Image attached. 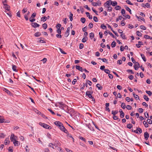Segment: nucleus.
<instances>
[{
	"label": "nucleus",
	"mask_w": 152,
	"mask_h": 152,
	"mask_svg": "<svg viewBox=\"0 0 152 152\" xmlns=\"http://www.w3.org/2000/svg\"><path fill=\"white\" fill-rule=\"evenodd\" d=\"M85 125L86 126L88 127L91 130L93 131L94 130V128L91 126L90 123L86 124Z\"/></svg>",
	"instance_id": "obj_11"
},
{
	"label": "nucleus",
	"mask_w": 152,
	"mask_h": 152,
	"mask_svg": "<svg viewBox=\"0 0 152 152\" xmlns=\"http://www.w3.org/2000/svg\"><path fill=\"white\" fill-rule=\"evenodd\" d=\"M118 113V111L112 110V114L113 115V116L115 115Z\"/></svg>",
	"instance_id": "obj_37"
},
{
	"label": "nucleus",
	"mask_w": 152,
	"mask_h": 152,
	"mask_svg": "<svg viewBox=\"0 0 152 152\" xmlns=\"http://www.w3.org/2000/svg\"><path fill=\"white\" fill-rule=\"evenodd\" d=\"M12 69L13 70L16 72H18V70L16 69L17 66L14 65H12Z\"/></svg>",
	"instance_id": "obj_20"
},
{
	"label": "nucleus",
	"mask_w": 152,
	"mask_h": 152,
	"mask_svg": "<svg viewBox=\"0 0 152 152\" xmlns=\"http://www.w3.org/2000/svg\"><path fill=\"white\" fill-rule=\"evenodd\" d=\"M126 3L128 4H129L133 5V4L129 0H127L126 1Z\"/></svg>",
	"instance_id": "obj_55"
},
{
	"label": "nucleus",
	"mask_w": 152,
	"mask_h": 152,
	"mask_svg": "<svg viewBox=\"0 0 152 152\" xmlns=\"http://www.w3.org/2000/svg\"><path fill=\"white\" fill-rule=\"evenodd\" d=\"M3 91L8 94H10V91L8 89L5 88H3Z\"/></svg>",
	"instance_id": "obj_29"
},
{
	"label": "nucleus",
	"mask_w": 152,
	"mask_h": 152,
	"mask_svg": "<svg viewBox=\"0 0 152 152\" xmlns=\"http://www.w3.org/2000/svg\"><path fill=\"white\" fill-rule=\"evenodd\" d=\"M56 107H58L59 108L62 110H64V104L62 102H59L56 105Z\"/></svg>",
	"instance_id": "obj_3"
},
{
	"label": "nucleus",
	"mask_w": 152,
	"mask_h": 152,
	"mask_svg": "<svg viewBox=\"0 0 152 152\" xmlns=\"http://www.w3.org/2000/svg\"><path fill=\"white\" fill-rule=\"evenodd\" d=\"M80 21L83 23H84L86 21V19L84 18H81L80 19Z\"/></svg>",
	"instance_id": "obj_40"
},
{
	"label": "nucleus",
	"mask_w": 152,
	"mask_h": 152,
	"mask_svg": "<svg viewBox=\"0 0 152 152\" xmlns=\"http://www.w3.org/2000/svg\"><path fill=\"white\" fill-rule=\"evenodd\" d=\"M125 11L124 9H122L121 10V13L123 16H124Z\"/></svg>",
	"instance_id": "obj_59"
},
{
	"label": "nucleus",
	"mask_w": 152,
	"mask_h": 152,
	"mask_svg": "<svg viewBox=\"0 0 152 152\" xmlns=\"http://www.w3.org/2000/svg\"><path fill=\"white\" fill-rule=\"evenodd\" d=\"M111 5L113 6H115L117 4V2L116 1H112L111 2Z\"/></svg>",
	"instance_id": "obj_33"
},
{
	"label": "nucleus",
	"mask_w": 152,
	"mask_h": 152,
	"mask_svg": "<svg viewBox=\"0 0 152 152\" xmlns=\"http://www.w3.org/2000/svg\"><path fill=\"white\" fill-rule=\"evenodd\" d=\"M121 9V7L119 6H116L115 7V9L116 10H118Z\"/></svg>",
	"instance_id": "obj_46"
},
{
	"label": "nucleus",
	"mask_w": 152,
	"mask_h": 152,
	"mask_svg": "<svg viewBox=\"0 0 152 152\" xmlns=\"http://www.w3.org/2000/svg\"><path fill=\"white\" fill-rule=\"evenodd\" d=\"M121 107L123 109H125L126 107L125 104L124 103V102L121 104Z\"/></svg>",
	"instance_id": "obj_45"
},
{
	"label": "nucleus",
	"mask_w": 152,
	"mask_h": 152,
	"mask_svg": "<svg viewBox=\"0 0 152 152\" xmlns=\"http://www.w3.org/2000/svg\"><path fill=\"white\" fill-rule=\"evenodd\" d=\"M10 138V140L12 142L16 140V139L15 137L14 134H11Z\"/></svg>",
	"instance_id": "obj_14"
},
{
	"label": "nucleus",
	"mask_w": 152,
	"mask_h": 152,
	"mask_svg": "<svg viewBox=\"0 0 152 152\" xmlns=\"http://www.w3.org/2000/svg\"><path fill=\"white\" fill-rule=\"evenodd\" d=\"M132 125L131 124H129L127 125V128L129 129H131L132 128Z\"/></svg>",
	"instance_id": "obj_39"
},
{
	"label": "nucleus",
	"mask_w": 152,
	"mask_h": 152,
	"mask_svg": "<svg viewBox=\"0 0 152 152\" xmlns=\"http://www.w3.org/2000/svg\"><path fill=\"white\" fill-rule=\"evenodd\" d=\"M121 37V38L123 39H126V36L124 34H121L120 35Z\"/></svg>",
	"instance_id": "obj_43"
},
{
	"label": "nucleus",
	"mask_w": 152,
	"mask_h": 152,
	"mask_svg": "<svg viewBox=\"0 0 152 152\" xmlns=\"http://www.w3.org/2000/svg\"><path fill=\"white\" fill-rule=\"evenodd\" d=\"M133 95L134 97L136 99H139V97L137 95L135 94L134 93H133Z\"/></svg>",
	"instance_id": "obj_36"
},
{
	"label": "nucleus",
	"mask_w": 152,
	"mask_h": 152,
	"mask_svg": "<svg viewBox=\"0 0 152 152\" xmlns=\"http://www.w3.org/2000/svg\"><path fill=\"white\" fill-rule=\"evenodd\" d=\"M13 142L14 145L15 146H18L20 144V143L19 142L16 140L13 141Z\"/></svg>",
	"instance_id": "obj_15"
},
{
	"label": "nucleus",
	"mask_w": 152,
	"mask_h": 152,
	"mask_svg": "<svg viewBox=\"0 0 152 152\" xmlns=\"http://www.w3.org/2000/svg\"><path fill=\"white\" fill-rule=\"evenodd\" d=\"M124 113L123 112H121L120 113V116L121 118H123L124 117Z\"/></svg>",
	"instance_id": "obj_54"
},
{
	"label": "nucleus",
	"mask_w": 152,
	"mask_h": 152,
	"mask_svg": "<svg viewBox=\"0 0 152 152\" xmlns=\"http://www.w3.org/2000/svg\"><path fill=\"white\" fill-rule=\"evenodd\" d=\"M144 38L146 39H152V37L148 35H145L144 36Z\"/></svg>",
	"instance_id": "obj_23"
},
{
	"label": "nucleus",
	"mask_w": 152,
	"mask_h": 152,
	"mask_svg": "<svg viewBox=\"0 0 152 152\" xmlns=\"http://www.w3.org/2000/svg\"><path fill=\"white\" fill-rule=\"evenodd\" d=\"M4 8L7 11H9L10 10V7L9 5L7 4V5H5Z\"/></svg>",
	"instance_id": "obj_22"
},
{
	"label": "nucleus",
	"mask_w": 152,
	"mask_h": 152,
	"mask_svg": "<svg viewBox=\"0 0 152 152\" xmlns=\"http://www.w3.org/2000/svg\"><path fill=\"white\" fill-rule=\"evenodd\" d=\"M39 124L40 126H41L42 127H43V128L46 129H52V127H51L50 126H49V125L46 124L44 123H42V122H39Z\"/></svg>",
	"instance_id": "obj_1"
},
{
	"label": "nucleus",
	"mask_w": 152,
	"mask_h": 152,
	"mask_svg": "<svg viewBox=\"0 0 152 152\" xmlns=\"http://www.w3.org/2000/svg\"><path fill=\"white\" fill-rule=\"evenodd\" d=\"M134 67L135 70H137L140 68V64L138 62H136L134 65Z\"/></svg>",
	"instance_id": "obj_9"
},
{
	"label": "nucleus",
	"mask_w": 152,
	"mask_h": 152,
	"mask_svg": "<svg viewBox=\"0 0 152 152\" xmlns=\"http://www.w3.org/2000/svg\"><path fill=\"white\" fill-rule=\"evenodd\" d=\"M88 26H89V28H91L93 27V24L92 23H89Z\"/></svg>",
	"instance_id": "obj_62"
},
{
	"label": "nucleus",
	"mask_w": 152,
	"mask_h": 152,
	"mask_svg": "<svg viewBox=\"0 0 152 152\" xmlns=\"http://www.w3.org/2000/svg\"><path fill=\"white\" fill-rule=\"evenodd\" d=\"M42 27L45 29H46L47 27V24L45 23L43 24L42 25Z\"/></svg>",
	"instance_id": "obj_56"
},
{
	"label": "nucleus",
	"mask_w": 152,
	"mask_h": 152,
	"mask_svg": "<svg viewBox=\"0 0 152 152\" xmlns=\"http://www.w3.org/2000/svg\"><path fill=\"white\" fill-rule=\"evenodd\" d=\"M144 5V4H142V6L144 7H147V8H149V7H150V5L148 3H146V4H145V7H144V6H143L142 5Z\"/></svg>",
	"instance_id": "obj_27"
},
{
	"label": "nucleus",
	"mask_w": 152,
	"mask_h": 152,
	"mask_svg": "<svg viewBox=\"0 0 152 152\" xmlns=\"http://www.w3.org/2000/svg\"><path fill=\"white\" fill-rule=\"evenodd\" d=\"M102 61L106 63L107 64L108 63V62L107 61V60L105 58H103L102 59Z\"/></svg>",
	"instance_id": "obj_60"
},
{
	"label": "nucleus",
	"mask_w": 152,
	"mask_h": 152,
	"mask_svg": "<svg viewBox=\"0 0 152 152\" xmlns=\"http://www.w3.org/2000/svg\"><path fill=\"white\" fill-rule=\"evenodd\" d=\"M87 38H88L87 37H83V39L82 40V42L83 43L86 42L87 41Z\"/></svg>",
	"instance_id": "obj_41"
},
{
	"label": "nucleus",
	"mask_w": 152,
	"mask_h": 152,
	"mask_svg": "<svg viewBox=\"0 0 152 152\" xmlns=\"http://www.w3.org/2000/svg\"><path fill=\"white\" fill-rule=\"evenodd\" d=\"M86 15L88 17V18L90 19H91L92 18V15H90L89 12H86Z\"/></svg>",
	"instance_id": "obj_18"
},
{
	"label": "nucleus",
	"mask_w": 152,
	"mask_h": 152,
	"mask_svg": "<svg viewBox=\"0 0 152 152\" xmlns=\"http://www.w3.org/2000/svg\"><path fill=\"white\" fill-rule=\"evenodd\" d=\"M9 139V138H6L4 141V143L5 145H7L10 143Z\"/></svg>",
	"instance_id": "obj_17"
},
{
	"label": "nucleus",
	"mask_w": 152,
	"mask_h": 152,
	"mask_svg": "<svg viewBox=\"0 0 152 152\" xmlns=\"http://www.w3.org/2000/svg\"><path fill=\"white\" fill-rule=\"evenodd\" d=\"M96 86L98 88V89L99 90H101L103 88L102 86H101V85L99 84H97L96 85Z\"/></svg>",
	"instance_id": "obj_21"
},
{
	"label": "nucleus",
	"mask_w": 152,
	"mask_h": 152,
	"mask_svg": "<svg viewBox=\"0 0 152 152\" xmlns=\"http://www.w3.org/2000/svg\"><path fill=\"white\" fill-rule=\"evenodd\" d=\"M116 44V42L115 41H113L112 42L111 46L112 48H113L115 46Z\"/></svg>",
	"instance_id": "obj_31"
},
{
	"label": "nucleus",
	"mask_w": 152,
	"mask_h": 152,
	"mask_svg": "<svg viewBox=\"0 0 152 152\" xmlns=\"http://www.w3.org/2000/svg\"><path fill=\"white\" fill-rule=\"evenodd\" d=\"M86 83H87V84L88 83L89 86H91L92 85V82L91 81L88 80H87Z\"/></svg>",
	"instance_id": "obj_61"
},
{
	"label": "nucleus",
	"mask_w": 152,
	"mask_h": 152,
	"mask_svg": "<svg viewBox=\"0 0 152 152\" xmlns=\"http://www.w3.org/2000/svg\"><path fill=\"white\" fill-rule=\"evenodd\" d=\"M143 124H144L145 127H148V125L147 124V122L145 121H144L143 122Z\"/></svg>",
	"instance_id": "obj_51"
},
{
	"label": "nucleus",
	"mask_w": 152,
	"mask_h": 152,
	"mask_svg": "<svg viewBox=\"0 0 152 152\" xmlns=\"http://www.w3.org/2000/svg\"><path fill=\"white\" fill-rule=\"evenodd\" d=\"M54 124L58 127L59 126L62 124L61 122L59 121H56L54 123Z\"/></svg>",
	"instance_id": "obj_16"
},
{
	"label": "nucleus",
	"mask_w": 152,
	"mask_h": 152,
	"mask_svg": "<svg viewBox=\"0 0 152 152\" xmlns=\"http://www.w3.org/2000/svg\"><path fill=\"white\" fill-rule=\"evenodd\" d=\"M108 34L111 36H112V37L114 38H115V39H116V37L112 33H111V32H108Z\"/></svg>",
	"instance_id": "obj_58"
},
{
	"label": "nucleus",
	"mask_w": 152,
	"mask_h": 152,
	"mask_svg": "<svg viewBox=\"0 0 152 152\" xmlns=\"http://www.w3.org/2000/svg\"><path fill=\"white\" fill-rule=\"evenodd\" d=\"M5 135L4 133H1L0 134V138H3L4 137Z\"/></svg>",
	"instance_id": "obj_48"
},
{
	"label": "nucleus",
	"mask_w": 152,
	"mask_h": 152,
	"mask_svg": "<svg viewBox=\"0 0 152 152\" xmlns=\"http://www.w3.org/2000/svg\"><path fill=\"white\" fill-rule=\"evenodd\" d=\"M149 136L148 133L147 132H145L144 133V137L145 140H148Z\"/></svg>",
	"instance_id": "obj_12"
},
{
	"label": "nucleus",
	"mask_w": 152,
	"mask_h": 152,
	"mask_svg": "<svg viewBox=\"0 0 152 152\" xmlns=\"http://www.w3.org/2000/svg\"><path fill=\"white\" fill-rule=\"evenodd\" d=\"M100 27L103 29H106L107 28L106 26H105L104 24H102L101 26Z\"/></svg>",
	"instance_id": "obj_44"
},
{
	"label": "nucleus",
	"mask_w": 152,
	"mask_h": 152,
	"mask_svg": "<svg viewBox=\"0 0 152 152\" xmlns=\"http://www.w3.org/2000/svg\"><path fill=\"white\" fill-rule=\"evenodd\" d=\"M140 28L144 30H145L146 29V27L143 25H141L140 26Z\"/></svg>",
	"instance_id": "obj_63"
},
{
	"label": "nucleus",
	"mask_w": 152,
	"mask_h": 152,
	"mask_svg": "<svg viewBox=\"0 0 152 152\" xmlns=\"http://www.w3.org/2000/svg\"><path fill=\"white\" fill-rule=\"evenodd\" d=\"M111 2L112 1L111 0L107 1L106 2L104 3V7H107L108 6L111 5L112 4Z\"/></svg>",
	"instance_id": "obj_8"
},
{
	"label": "nucleus",
	"mask_w": 152,
	"mask_h": 152,
	"mask_svg": "<svg viewBox=\"0 0 152 152\" xmlns=\"http://www.w3.org/2000/svg\"><path fill=\"white\" fill-rule=\"evenodd\" d=\"M122 18V16H120L118 18L116 19V21L118 22L119 20H121Z\"/></svg>",
	"instance_id": "obj_49"
},
{
	"label": "nucleus",
	"mask_w": 152,
	"mask_h": 152,
	"mask_svg": "<svg viewBox=\"0 0 152 152\" xmlns=\"http://www.w3.org/2000/svg\"><path fill=\"white\" fill-rule=\"evenodd\" d=\"M125 8L126 10L128 11L129 12L130 14H131V9L128 7V6H125Z\"/></svg>",
	"instance_id": "obj_26"
},
{
	"label": "nucleus",
	"mask_w": 152,
	"mask_h": 152,
	"mask_svg": "<svg viewBox=\"0 0 152 152\" xmlns=\"http://www.w3.org/2000/svg\"><path fill=\"white\" fill-rule=\"evenodd\" d=\"M137 35L141 37L142 36L141 33L139 31H137L136 32Z\"/></svg>",
	"instance_id": "obj_64"
},
{
	"label": "nucleus",
	"mask_w": 152,
	"mask_h": 152,
	"mask_svg": "<svg viewBox=\"0 0 152 152\" xmlns=\"http://www.w3.org/2000/svg\"><path fill=\"white\" fill-rule=\"evenodd\" d=\"M65 133L67 134V136L70 138H72L73 140V141H74V138L72 136V135L70 134H69L68 131L67 130V132L66 133Z\"/></svg>",
	"instance_id": "obj_19"
},
{
	"label": "nucleus",
	"mask_w": 152,
	"mask_h": 152,
	"mask_svg": "<svg viewBox=\"0 0 152 152\" xmlns=\"http://www.w3.org/2000/svg\"><path fill=\"white\" fill-rule=\"evenodd\" d=\"M61 24L59 23L57 24L56 26V27L57 29H60L61 27Z\"/></svg>",
	"instance_id": "obj_57"
},
{
	"label": "nucleus",
	"mask_w": 152,
	"mask_h": 152,
	"mask_svg": "<svg viewBox=\"0 0 152 152\" xmlns=\"http://www.w3.org/2000/svg\"><path fill=\"white\" fill-rule=\"evenodd\" d=\"M68 109V111L69 113V114L71 116H72V114H74L75 113V110L72 108L71 107H69Z\"/></svg>",
	"instance_id": "obj_5"
},
{
	"label": "nucleus",
	"mask_w": 152,
	"mask_h": 152,
	"mask_svg": "<svg viewBox=\"0 0 152 152\" xmlns=\"http://www.w3.org/2000/svg\"><path fill=\"white\" fill-rule=\"evenodd\" d=\"M76 68L78 70L81 72H83V69L82 67H80L79 65H76Z\"/></svg>",
	"instance_id": "obj_13"
},
{
	"label": "nucleus",
	"mask_w": 152,
	"mask_h": 152,
	"mask_svg": "<svg viewBox=\"0 0 152 152\" xmlns=\"http://www.w3.org/2000/svg\"><path fill=\"white\" fill-rule=\"evenodd\" d=\"M58 128L61 131L64 133H66L67 132V130L64 126L63 124L58 127Z\"/></svg>",
	"instance_id": "obj_2"
},
{
	"label": "nucleus",
	"mask_w": 152,
	"mask_h": 152,
	"mask_svg": "<svg viewBox=\"0 0 152 152\" xmlns=\"http://www.w3.org/2000/svg\"><path fill=\"white\" fill-rule=\"evenodd\" d=\"M135 16L137 19H140L141 20L143 21H145V20L144 19V18H142L141 17V16L138 17L137 15H136Z\"/></svg>",
	"instance_id": "obj_34"
},
{
	"label": "nucleus",
	"mask_w": 152,
	"mask_h": 152,
	"mask_svg": "<svg viewBox=\"0 0 152 152\" xmlns=\"http://www.w3.org/2000/svg\"><path fill=\"white\" fill-rule=\"evenodd\" d=\"M73 14L71 13L70 12V14L69 16V18L70 20L71 21H72L73 20Z\"/></svg>",
	"instance_id": "obj_32"
},
{
	"label": "nucleus",
	"mask_w": 152,
	"mask_h": 152,
	"mask_svg": "<svg viewBox=\"0 0 152 152\" xmlns=\"http://www.w3.org/2000/svg\"><path fill=\"white\" fill-rule=\"evenodd\" d=\"M7 0H2V2L4 6L7 5Z\"/></svg>",
	"instance_id": "obj_38"
},
{
	"label": "nucleus",
	"mask_w": 152,
	"mask_h": 152,
	"mask_svg": "<svg viewBox=\"0 0 152 152\" xmlns=\"http://www.w3.org/2000/svg\"><path fill=\"white\" fill-rule=\"evenodd\" d=\"M143 97L144 99L146 100L147 101H149V99L148 97L146 95H144L143 96Z\"/></svg>",
	"instance_id": "obj_47"
},
{
	"label": "nucleus",
	"mask_w": 152,
	"mask_h": 152,
	"mask_svg": "<svg viewBox=\"0 0 152 152\" xmlns=\"http://www.w3.org/2000/svg\"><path fill=\"white\" fill-rule=\"evenodd\" d=\"M132 131L138 134H140L142 132V129L139 127L137 128L136 130L134 131L133 130H132Z\"/></svg>",
	"instance_id": "obj_4"
},
{
	"label": "nucleus",
	"mask_w": 152,
	"mask_h": 152,
	"mask_svg": "<svg viewBox=\"0 0 152 152\" xmlns=\"http://www.w3.org/2000/svg\"><path fill=\"white\" fill-rule=\"evenodd\" d=\"M92 91L91 92L90 91H87L86 93V95L90 99L92 98L93 96L92 95Z\"/></svg>",
	"instance_id": "obj_6"
},
{
	"label": "nucleus",
	"mask_w": 152,
	"mask_h": 152,
	"mask_svg": "<svg viewBox=\"0 0 152 152\" xmlns=\"http://www.w3.org/2000/svg\"><path fill=\"white\" fill-rule=\"evenodd\" d=\"M92 4L95 7L97 6H100L101 4V3L100 1L98 0L96 2L92 3Z\"/></svg>",
	"instance_id": "obj_7"
},
{
	"label": "nucleus",
	"mask_w": 152,
	"mask_h": 152,
	"mask_svg": "<svg viewBox=\"0 0 152 152\" xmlns=\"http://www.w3.org/2000/svg\"><path fill=\"white\" fill-rule=\"evenodd\" d=\"M48 111L53 115H56V113L50 109H48Z\"/></svg>",
	"instance_id": "obj_53"
},
{
	"label": "nucleus",
	"mask_w": 152,
	"mask_h": 152,
	"mask_svg": "<svg viewBox=\"0 0 152 152\" xmlns=\"http://www.w3.org/2000/svg\"><path fill=\"white\" fill-rule=\"evenodd\" d=\"M147 122L149 124H152V120H151V119H148L147 120Z\"/></svg>",
	"instance_id": "obj_50"
},
{
	"label": "nucleus",
	"mask_w": 152,
	"mask_h": 152,
	"mask_svg": "<svg viewBox=\"0 0 152 152\" xmlns=\"http://www.w3.org/2000/svg\"><path fill=\"white\" fill-rule=\"evenodd\" d=\"M140 56L142 57V58L143 59V61H144L145 62L146 61V59L144 55L143 54H141Z\"/></svg>",
	"instance_id": "obj_25"
},
{
	"label": "nucleus",
	"mask_w": 152,
	"mask_h": 152,
	"mask_svg": "<svg viewBox=\"0 0 152 152\" xmlns=\"http://www.w3.org/2000/svg\"><path fill=\"white\" fill-rule=\"evenodd\" d=\"M94 36V34L93 32L89 34V37L91 39H92Z\"/></svg>",
	"instance_id": "obj_28"
},
{
	"label": "nucleus",
	"mask_w": 152,
	"mask_h": 152,
	"mask_svg": "<svg viewBox=\"0 0 152 152\" xmlns=\"http://www.w3.org/2000/svg\"><path fill=\"white\" fill-rule=\"evenodd\" d=\"M46 17L45 16L42 17L41 18V21H43V22H45L46 20Z\"/></svg>",
	"instance_id": "obj_42"
},
{
	"label": "nucleus",
	"mask_w": 152,
	"mask_h": 152,
	"mask_svg": "<svg viewBox=\"0 0 152 152\" xmlns=\"http://www.w3.org/2000/svg\"><path fill=\"white\" fill-rule=\"evenodd\" d=\"M108 9L107 10V11L109 12H111L112 11V8L110 6H108L107 7H106Z\"/></svg>",
	"instance_id": "obj_52"
},
{
	"label": "nucleus",
	"mask_w": 152,
	"mask_h": 152,
	"mask_svg": "<svg viewBox=\"0 0 152 152\" xmlns=\"http://www.w3.org/2000/svg\"><path fill=\"white\" fill-rule=\"evenodd\" d=\"M85 86H86V87H87L88 86L87 84V83H83V86L80 88V90H83L84 88V87Z\"/></svg>",
	"instance_id": "obj_24"
},
{
	"label": "nucleus",
	"mask_w": 152,
	"mask_h": 152,
	"mask_svg": "<svg viewBox=\"0 0 152 152\" xmlns=\"http://www.w3.org/2000/svg\"><path fill=\"white\" fill-rule=\"evenodd\" d=\"M79 138L80 139V140H81L84 141V142H86V139H85V138L81 136H79Z\"/></svg>",
	"instance_id": "obj_30"
},
{
	"label": "nucleus",
	"mask_w": 152,
	"mask_h": 152,
	"mask_svg": "<svg viewBox=\"0 0 152 152\" xmlns=\"http://www.w3.org/2000/svg\"><path fill=\"white\" fill-rule=\"evenodd\" d=\"M41 35V33L40 32H37L34 34L35 36L39 37Z\"/></svg>",
	"instance_id": "obj_35"
},
{
	"label": "nucleus",
	"mask_w": 152,
	"mask_h": 152,
	"mask_svg": "<svg viewBox=\"0 0 152 152\" xmlns=\"http://www.w3.org/2000/svg\"><path fill=\"white\" fill-rule=\"evenodd\" d=\"M31 26L34 28H36L39 26L40 25L35 22L32 23L31 24Z\"/></svg>",
	"instance_id": "obj_10"
}]
</instances>
